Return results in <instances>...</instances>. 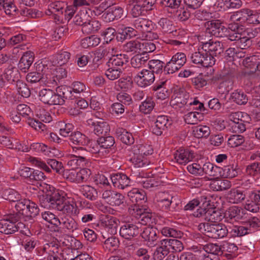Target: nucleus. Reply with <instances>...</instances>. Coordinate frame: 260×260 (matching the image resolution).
Wrapping results in <instances>:
<instances>
[{"instance_id":"obj_59","label":"nucleus","mask_w":260,"mask_h":260,"mask_svg":"<svg viewBox=\"0 0 260 260\" xmlns=\"http://www.w3.org/2000/svg\"><path fill=\"white\" fill-rule=\"evenodd\" d=\"M67 3L62 1H56L49 5V13H58L62 14Z\"/></svg>"},{"instance_id":"obj_44","label":"nucleus","mask_w":260,"mask_h":260,"mask_svg":"<svg viewBox=\"0 0 260 260\" xmlns=\"http://www.w3.org/2000/svg\"><path fill=\"white\" fill-rule=\"evenodd\" d=\"M105 225L106 228L110 230L112 234L116 233L119 221L116 217L109 216L105 218L104 220Z\"/></svg>"},{"instance_id":"obj_64","label":"nucleus","mask_w":260,"mask_h":260,"mask_svg":"<svg viewBox=\"0 0 260 260\" xmlns=\"http://www.w3.org/2000/svg\"><path fill=\"white\" fill-rule=\"evenodd\" d=\"M16 89L19 94L24 98H28L30 95V91L27 85L22 81H17Z\"/></svg>"},{"instance_id":"obj_43","label":"nucleus","mask_w":260,"mask_h":260,"mask_svg":"<svg viewBox=\"0 0 260 260\" xmlns=\"http://www.w3.org/2000/svg\"><path fill=\"white\" fill-rule=\"evenodd\" d=\"M67 88L69 90H71V92L70 91L68 92L67 90L65 91L69 96H70V95L69 94H71L73 92L76 94H83L84 93L88 92L86 91L87 88L86 86L83 83L78 81L73 82L72 84L71 87L70 88V89H69V88L67 87ZM70 98H72V96H71Z\"/></svg>"},{"instance_id":"obj_1","label":"nucleus","mask_w":260,"mask_h":260,"mask_svg":"<svg viewBox=\"0 0 260 260\" xmlns=\"http://www.w3.org/2000/svg\"><path fill=\"white\" fill-rule=\"evenodd\" d=\"M71 91L67 88L66 86H58L56 93L52 89L43 88L39 92L40 100L45 104L49 105H62L64 103V99L71 98L69 96L65 91Z\"/></svg>"},{"instance_id":"obj_37","label":"nucleus","mask_w":260,"mask_h":260,"mask_svg":"<svg viewBox=\"0 0 260 260\" xmlns=\"http://www.w3.org/2000/svg\"><path fill=\"white\" fill-rule=\"evenodd\" d=\"M229 118L231 121L244 124L249 123L251 120L250 117L247 113L239 111L232 113L229 116Z\"/></svg>"},{"instance_id":"obj_13","label":"nucleus","mask_w":260,"mask_h":260,"mask_svg":"<svg viewBox=\"0 0 260 260\" xmlns=\"http://www.w3.org/2000/svg\"><path fill=\"white\" fill-rule=\"evenodd\" d=\"M133 26L135 28L138 35H142L150 30H154L155 24L150 20L144 18H138L134 21Z\"/></svg>"},{"instance_id":"obj_60","label":"nucleus","mask_w":260,"mask_h":260,"mask_svg":"<svg viewBox=\"0 0 260 260\" xmlns=\"http://www.w3.org/2000/svg\"><path fill=\"white\" fill-rule=\"evenodd\" d=\"M229 233L233 237H242L245 235L249 234L248 230L245 226L235 225L230 228Z\"/></svg>"},{"instance_id":"obj_29","label":"nucleus","mask_w":260,"mask_h":260,"mask_svg":"<svg viewBox=\"0 0 260 260\" xmlns=\"http://www.w3.org/2000/svg\"><path fill=\"white\" fill-rule=\"evenodd\" d=\"M138 36L135 28L131 27H124L118 30L117 39L118 41H123L126 39Z\"/></svg>"},{"instance_id":"obj_15","label":"nucleus","mask_w":260,"mask_h":260,"mask_svg":"<svg viewBox=\"0 0 260 260\" xmlns=\"http://www.w3.org/2000/svg\"><path fill=\"white\" fill-rule=\"evenodd\" d=\"M260 190L251 191L245 204V209L250 212L256 213L259 210Z\"/></svg>"},{"instance_id":"obj_16","label":"nucleus","mask_w":260,"mask_h":260,"mask_svg":"<svg viewBox=\"0 0 260 260\" xmlns=\"http://www.w3.org/2000/svg\"><path fill=\"white\" fill-rule=\"evenodd\" d=\"M139 225L137 223L126 222L120 228L119 234L126 239H131L139 234Z\"/></svg>"},{"instance_id":"obj_40","label":"nucleus","mask_w":260,"mask_h":260,"mask_svg":"<svg viewBox=\"0 0 260 260\" xmlns=\"http://www.w3.org/2000/svg\"><path fill=\"white\" fill-rule=\"evenodd\" d=\"M248 234H251L260 229V219L254 216L250 217L245 222Z\"/></svg>"},{"instance_id":"obj_42","label":"nucleus","mask_w":260,"mask_h":260,"mask_svg":"<svg viewBox=\"0 0 260 260\" xmlns=\"http://www.w3.org/2000/svg\"><path fill=\"white\" fill-rule=\"evenodd\" d=\"M184 120L188 124H196L203 119V115L198 112H190L184 115Z\"/></svg>"},{"instance_id":"obj_6","label":"nucleus","mask_w":260,"mask_h":260,"mask_svg":"<svg viewBox=\"0 0 260 260\" xmlns=\"http://www.w3.org/2000/svg\"><path fill=\"white\" fill-rule=\"evenodd\" d=\"M190 58L191 61L199 67H212L215 63V59L211 55H208L207 52L202 48H199L198 51L192 53Z\"/></svg>"},{"instance_id":"obj_2","label":"nucleus","mask_w":260,"mask_h":260,"mask_svg":"<svg viewBox=\"0 0 260 260\" xmlns=\"http://www.w3.org/2000/svg\"><path fill=\"white\" fill-rule=\"evenodd\" d=\"M198 230L207 236L213 239L223 238L229 233V230L224 224L211 222L200 223Z\"/></svg>"},{"instance_id":"obj_8","label":"nucleus","mask_w":260,"mask_h":260,"mask_svg":"<svg viewBox=\"0 0 260 260\" xmlns=\"http://www.w3.org/2000/svg\"><path fill=\"white\" fill-rule=\"evenodd\" d=\"M230 20L257 24L256 11L248 9H242L234 13L230 16Z\"/></svg>"},{"instance_id":"obj_54","label":"nucleus","mask_w":260,"mask_h":260,"mask_svg":"<svg viewBox=\"0 0 260 260\" xmlns=\"http://www.w3.org/2000/svg\"><path fill=\"white\" fill-rule=\"evenodd\" d=\"M149 68L151 70L150 71L153 72V73H159L161 72L164 69L165 71V63L158 59H152L149 61L148 63Z\"/></svg>"},{"instance_id":"obj_21","label":"nucleus","mask_w":260,"mask_h":260,"mask_svg":"<svg viewBox=\"0 0 260 260\" xmlns=\"http://www.w3.org/2000/svg\"><path fill=\"white\" fill-rule=\"evenodd\" d=\"M203 50L208 53V55H211L214 57L222 53L224 48L221 42L212 39L208 44L205 45Z\"/></svg>"},{"instance_id":"obj_58","label":"nucleus","mask_w":260,"mask_h":260,"mask_svg":"<svg viewBox=\"0 0 260 260\" xmlns=\"http://www.w3.org/2000/svg\"><path fill=\"white\" fill-rule=\"evenodd\" d=\"M107 16L109 17V21L121 18L124 16V10L120 7L114 6L111 9V11L107 13Z\"/></svg>"},{"instance_id":"obj_31","label":"nucleus","mask_w":260,"mask_h":260,"mask_svg":"<svg viewBox=\"0 0 260 260\" xmlns=\"http://www.w3.org/2000/svg\"><path fill=\"white\" fill-rule=\"evenodd\" d=\"M166 82L161 81L156 83L153 86V90L156 91V97L158 99L164 100L169 96L170 92L166 87Z\"/></svg>"},{"instance_id":"obj_55","label":"nucleus","mask_w":260,"mask_h":260,"mask_svg":"<svg viewBox=\"0 0 260 260\" xmlns=\"http://www.w3.org/2000/svg\"><path fill=\"white\" fill-rule=\"evenodd\" d=\"M155 103L151 97H147L139 106L140 111L144 113H150L153 109Z\"/></svg>"},{"instance_id":"obj_49","label":"nucleus","mask_w":260,"mask_h":260,"mask_svg":"<svg viewBox=\"0 0 260 260\" xmlns=\"http://www.w3.org/2000/svg\"><path fill=\"white\" fill-rule=\"evenodd\" d=\"M61 211L71 217L77 216L79 213V210L76 204L74 202L70 203L69 202H65L63 209Z\"/></svg>"},{"instance_id":"obj_36","label":"nucleus","mask_w":260,"mask_h":260,"mask_svg":"<svg viewBox=\"0 0 260 260\" xmlns=\"http://www.w3.org/2000/svg\"><path fill=\"white\" fill-rule=\"evenodd\" d=\"M100 42V38L95 35H92L81 39L80 41V46L83 48H90L97 46Z\"/></svg>"},{"instance_id":"obj_51","label":"nucleus","mask_w":260,"mask_h":260,"mask_svg":"<svg viewBox=\"0 0 260 260\" xmlns=\"http://www.w3.org/2000/svg\"><path fill=\"white\" fill-rule=\"evenodd\" d=\"M149 57L148 55H145V54H142L141 53L133 57L131 59V63L133 67L140 68L146 63Z\"/></svg>"},{"instance_id":"obj_56","label":"nucleus","mask_w":260,"mask_h":260,"mask_svg":"<svg viewBox=\"0 0 260 260\" xmlns=\"http://www.w3.org/2000/svg\"><path fill=\"white\" fill-rule=\"evenodd\" d=\"M98 142L101 148L108 149L111 148L115 144V139L112 136H101L98 139Z\"/></svg>"},{"instance_id":"obj_41","label":"nucleus","mask_w":260,"mask_h":260,"mask_svg":"<svg viewBox=\"0 0 260 260\" xmlns=\"http://www.w3.org/2000/svg\"><path fill=\"white\" fill-rule=\"evenodd\" d=\"M192 133L198 138H207L210 134V129L207 125H198L193 127Z\"/></svg>"},{"instance_id":"obj_11","label":"nucleus","mask_w":260,"mask_h":260,"mask_svg":"<svg viewBox=\"0 0 260 260\" xmlns=\"http://www.w3.org/2000/svg\"><path fill=\"white\" fill-rule=\"evenodd\" d=\"M91 175L90 169L83 168L79 171L74 170L69 171L67 178L72 182L81 183L86 182Z\"/></svg>"},{"instance_id":"obj_45","label":"nucleus","mask_w":260,"mask_h":260,"mask_svg":"<svg viewBox=\"0 0 260 260\" xmlns=\"http://www.w3.org/2000/svg\"><path fill=\"white\" fill-rule=\"evenodd\" d=\"M4 78L10 83L19 81V73L18 70L15 68H8L5 72L4 74Z\"/></svg>"},{"instance_id":"obj_23","label":"nucleus","mask_w":260,"mask_h":260,"mask_svg":"<svg viewBox=\"0 0 260 260\" xmlns=\"http://www.w3.org/2000/svg\"><path fill=\"white\" fill-rule=\"evenodd\" d=\"M246 198L244 191L238 188L231 189L227 194V200L232 204H239L243 201Z\"/></svg>"},{"instance_id":"obj_50","label":"nucleus","mask_w":260,"mask_h":260,"mask_svg":"<svg viewBox=\"0 0 260 260\" xmlns=\"http://www.w3.org/2000/svg\"><path fill=\"white\" fill-rule=\"evenodd\" d=\"M141 42L138 40H133L127 42L123 45V50L126 52L140 53Z\"/></svg>"},{"instance_id":"obj_10","label":"nucleus","mask_w":260,"mask_h":260,"mask_svg":"<svg viewBox=\"0 0 260 260\" xmlns=\"http://www.w3.org/2000/svg\"><path fill=\"white\" fill-rule=\"evenodd\" d=\"M191 99L186 91L176 92L172 96L170 105L175 109L180 108L185 105H191Z\"/></svg>"},{"instance_id":"obj_38","label":"nucleus","mask_w":260,"mask_h":260,"mask_svg":"<svg viewBox=\"0 0 260 260\" xmlns=\"http://www.w3.org/2000/svg\"><path fill=\"white\" fill-rule=\"evenodd\" d=\"M70 57V52L61 50L53 57V62L56 65L61 66L67 63Z\"/></svg>"},{"instance_id":"obj_9","label":"nucleus","mask_w":260,"mask_h":260,"mask_svg":"<svg viewBox=\"0 0 260 260\" xmlns=\"http://www.w3.org/2000/svg\"><path fill=\"white\" fill-rule=\"evenodd\" d=\"M186 61V55L182 52H178L166 64L165 72L168 74H173L183 67Z\"/></svg>"},{"instance_id":"obj_28","label":"nucleus","mask_w":260,"mask_h":260,"mask_svg":"<svg viewBox=\"0 0 260 260\" xmlns=\"http://www.w3.org/2000/svg\"><path fill=\"white\" fill-rule=\"evenodd\" d=\"M80 192L86 198L90 201H95L98 197V192L93 187L88 185L79 186Z\"/></svg>"},{"instance_id":"obj_57","label":"nucleus","mask_w":260,"mask_h":260,"mask_svg":"<svg viewBox=\"0 0 260 260\" xmlns=\"http://www.w3.org/2000/svg\"><path fill=\"white\" fill-rule=\"evenodd\" d=\"M41 215L43 220L53 225L56 228L60 224V220L58 218L50 211L42 212Z\"/></svg>"},{"instance_id":"obj_32","label":"nucleus","mask_w":260,"mask_h":260,"mask_svg":"<svg viewBox=\"0 0 260 260\" xmlns=\"http://www.w3.org/2000/svg\"><path fill=\"white\" fill-rule=\"evenodd\" d=\"M52 200L51 203V208L61 211L65 203V198L59 194L58 191L52 192Z\"/></svg>"},{"instance_id":"obj_53","label":"nucleus","mask_w":260,"mask_h":260,"mask_svg":"<svg viewBox=\"0 0 260 260\" xmlns=\"http://www.w3.org/2000/svg\"><path fill=\"white\" fill-rule=\"evenodd\" d=\"M45 250H47L48 255H59L61 250L59 242L55 239L45 244Z\"/></svg>"},{"instance_id":"obj_30","label":"nucleus","mask_w":260,"mask_h":260,"mask_svg":"<svg viewBox=\"0 0 260 260\" xmlns=\"http://www.w3.org/2000/svg\"><path fill=\"white\" fill-rule=\"evenodd\" d=\"M241 208L238 206H232L230 207L224 213V217L225 221L231 222L233 220L240 219Z\"/></svg>"},{"instance_id":"obj_61","label":"nucleus","mask_w":260,"mask_h":260,"mask_svg":"<svg viewBox=\"0 0 260 260\" xmlns=\"http://www.w3.org/2000/svg\"><path fill=\"white\" fill-rule=\"evenodd\" d=\"M203 248L207 253L214 255L222 254V246H219L217 244L208 243L204 245Z\"/></svg>"},{"instance_id":"obj_35","label":"nucleus","mask_w":260,"mask_h":260,"mask_svg":"<svg viewBox=\"0 0 260 260\" xmlns=\"http://www.w3.org/2000/svg\"><path fill=\"white\" fill-rule=\"evenodd\" d=\"M101 26L99 21L89 19L82 27V31L85 34L94 33L100 29Z\"/></svg>"},{"instance_id":"obj_3","label":"nucleus","mask_w":260,"mask_h":260,"mask_svg":"<svg viewBox=\"0 0 260 260\" xmlns=\"http://www.w3.org/2000/svg\"><path fill=\"white\" fill-rule=\"evenodd\" d=\"M52 63L46 59H42L35 64L37 71H41L42 74V82L48 86H54L57 85L59 77L52 73Z\"/></svg>"},{"instance_id":"obj_46","label":"nucleus","mask_w":260,"mask_h":260,"mask_svg":"<svg viewBox=\"0 0 260 260\" xmlns=\"http://www.w3.org/2000/svg\"><path fill=\"white\" fill-rule=\"evenodd\" d=\"M86 136L80 132L71 133L70 136V142L77 145H84L86 143Z\"/></svg>"},{"instance_id":"obj_63","label":"nucleus","mask_w":260,"mask_h":260,"mask_svg":"<svg viewBox=\"0 0 260 260\" xmlns=\"http://www.w3.org/2000/svg\"><path fill=\"white\" fill-rule=\"evenodd\" d=\"M223 175L225 177L233 178L238 175V165H231L225 166L223 169Z\"/></svg>"},{"instance_id":"obj_52","label":"nucleus","mask_w":260,"mask_h":260,"mask_svg":"<svg viewBox=\"0 0 260 260\" xmlns=\"http://www.w3.org/2000/svg\"><path fill=\"white\" fill-rule=\"evenodd\" d=\"M89 19H91L89 15L88 14L87 11L85 10L80 11L73 18L74 23L78 25H81L82 27L84 25Z\"/></svg>"},{"instance_id":"obj_39","label":"nucleus","mask_w":260,"mask_h":260,"mask_svg":"<svg viewBox=\"0 0 260 260\" xmlns=\"http://www.w3.org/2000/svg\"><path fill=\"white\" fill-rule=\"evenodd\" d=\"M231 98L234 102L240 105L246 104L248 101L246 93L243 91L238 89L232 93Z\"/></svg>"},{"instance_id":"obj_14","label":"nucleus","mask_w":260,"mask_h":260,"mask_svg":"<svg viewBox=\"0 0 260 260\" xmlns=\"http://www.w3.org/2000/svg\"><path fill=\"white\" fill-rule=\"evenodd\" d=\"M138 86L145 87L152 84L155 80V76L153 72L148 70H143L134 78Z\"/></svg>"},{"instance_id":"obj_48","label":"nucleus","mask_w":260,"mask_h":260,"mask_svg":"<svg viewBox=\"0 0 260 260\" xmlns=\"http://www.w3.org/2000/svg\"><path fill=\"white\" fill-rule=\"evenodd\" d=\"M130 161L135 167L137 168L147 166L149 163L147 159L143 156L141 153L134 154V156L130 158Z\"/></svg>"},{"instance_id":"obj_34","label":"nucleus","mask_w":260,"mask_h":260,"mask_svg":"<svg viewBox=\"0 0 260 260\" xmlns=\"http://www.w3.org/2000/svg\"><path fill=\"white\" fill-rule=\"evenodd\" d=\"M219 168L215 166L210 162H206L202 165V176L207 175L210 177L217 178L220 176L218 173Z\"/></svg>"},{"instance_id":"obj_33","label":"nucleus","mask_w":260,"mask_h":260,"mask_svg":"<svg viewBox=\"0 0 260 260\" xmlns=\"http://www.w3.org/2000/svg\"><path fill=\"white\" fill-rule=\"evenodd\" d=\"M60 222V225H61L63 229L70 232H73L79 229L77 222L71 216H64L61 219Z\"/></svg>"},{"instance_id":"obj_19","label":"nucleus","mask_w":260,"mask_h":260,"mask_svg":"<svg viewBox=\"0 0 260 260\" xmlns=\"http://www.w3.org/2000/svg\"><path fill=\"white\" fill-rule=\"evenodd\" d=\"M141 236L147 242V245L149 247L154 246L158 243L157 231L155 229L151 227L145 228Z\"/></svg>"},{"instance_id":"obj_27","label":"nucleus","mask_w":260,"mask_h":260,"mask_svg":"<svg viewBox=\"0 0 260 260\" xmlns=\"http://www.w3.org/2000/svg\"><path fill=\"white\" fill-rule=\"evenodd\" d=\"M161 245L167 248L168 251L171 249L173 251H181L183 249L182 242L176 239H165L160 241Z\"/></svg>"},{"instance_id":"obj_24","label":"nucleus","mask_w":260,"mask_h":260,"mask_svg":"<svg viewBox=\"0 0 260 260\" xmlns=\"http://www.w3.org/2000/svg\"><path fill=\"white\" fill-rule=\"evenodd\" d=\"M128 57L124 54L113 55L111 56L107 62L109 67L121 69L128 61Z\"/></svg>"},{"instance_id":"obj_26","label":"nucleus","mask_w":260,"mask_h":260,"mask_svg":"<svg viewBox=\"0 0 260 260\" xmlns=\"http://www.w3.org/2000/svg\"><path fill=\"white\" fill-rule=\"evenodd\" d=\"M33 53L26 52L23 54L18 63V68L23 72H26L34 61Z\"/></svg>"},{"instance_id":"obj_18","label":"nucleus","mask_w":260,"mask_h":260,"mask_svg":"<svg viewBox=\"0 0 260 260\" xmlns=\"http://www.w3.org/2000/svg\"><path fill=\"white\" fill-rule=\"evenodd\" d=\"M88 125L90 126L94 133L97 136L104 135L110 131V126L103 119L94 121L90 119L87 120Z\"/></svg>"},{"instance_id":"obj_12","label":"nucleus","mask_w":260,"mask_h":260,"mask_svg":"<svg viewBox=\"0 0 260 260\" xmlns=\"http://www.w3.org/2000/svg\"><path fill=\"white\" fill-rule=\"evenodd\" d=\"M205 29L208 34L216 37H223L227 29L222 25L219 20H211L205 23Z\"/></svg>"},{"instance_id":"obj_22","label":"nucleus","mask_w":260,"mask_h":260,"mask_svg":"<svg viewBox=\"0 0 260 260\" xmlns=\"http://www.w3.org/2000/svg\"><path fill=\"white\" fill-rule=\"evenodd\" d=\"M194 157L193 153L187 149L178 150L174 154L175 161L179 164L184 165L191 161Z\"/></svg>"},{"instance_id":"obj_47","label":"nucleus","mask_w":260,"mask_h":260,"mask_svg":"<svg viewBox=\"0 0 260 260\" xmlns=\"http://www.w3.org/2000/svg\"><path fill=\"white\" fill-rule=\"evenodd\" d=\"M3 198L10 202H16L19 200L21 196L18 192L12 188L5 189L3 192Z\"/></svg>"},{"instance_id":"obj_62","label":"nucleus","mask_w":260,"mask_h":260,"mask_svg":"<svg viewBox=\"0 0 260 260\" xmlns=\"http://www.w3.org/2000/svg\"><path fill=\"white\" fill-rule=\"evenodd\" d=\"M158 24L164 32H171L173 31V22L167 18H161Z\"/></svg>"},{"instance_id":"obj_25","label":"nucleus","mask_w":260,"mask_h":260,"mask_svg":"<svg viewBox=\"0 0 260 260\" xmlns=\"http://www.w3.org/2000/svg\"><path fill=\"white\" fill-rule=\"evenodd\" d=\"M127 196L133 203L141 204L147 201L145 192L143 190L138 188H133L128 192Z\"/></svg>"},{"instance_id":"obj_4","label":"nucleus","mask_w":260,"mask_h":260,"mask_svg":"<svg viewBox=\"0 0 260 260\" xmlns=\"http://www.w3.org/2000/svg\"><path fill=\"white\" fill-rule=\"evenodd\" d=\"M128 212L133 216L139 219V224L152 225L155 223V215L150 212H146L145 209L137 205L131 206L128 208Z\"/></svg>"},{"instance_id":"obj_7","label":"nucleus","mask_w":260,"mask_h":260,"mask_svg":"<svg viewBox=\"0 0 260 260\" xmlns=\"http://www.w3.org/2000/svg\"><path fill=\"white\" fill-rule=\"evenodd\" d=\"M19 216L10 214L0 220V233L6 235L12 234L18 231V226L16 224Z\"/></svg>"},{"instance_id":"obj_5","label":"nucleus","mask_w":260,"mask_h":260,"mask_svg":"<svg viewBox=\"0 0 260 260\" xmlns=\"http://www.w3.org/2000/svg\"><path fill=\"white\" fill-rule=\"evenodd\" d=\"M15 208L20 214L26 216L35 217L39 213L38 205L29 200L21 198L16 201Z\"/></svg>"},{"instance_id":"obj_20","label":"nucleus","mask_w":260,"mask_h":260,"mask_svg":"<svg viewBox=\"0 0 260 260\" xmlns=\"http://www.w3.org/2000/svg\"><path fill=\"white\" fill-rule=\"evenodd\" d=\"M111 181L113 186L120 189H123L130 185L131 179L125 174L117 173L111 175Z\"/></svg>"},{"instance_id":"obj_17","label":"nucleus","mask_w":260,"mask_h":260,"mask_svg":"<svg viewBox=\"0 0 260 260\" xmlns=\"http://www.w3.org/2000/svg\"><path fill=\"white\" fill-rule=\"evenodd\" d=\"M171 125L168 116L165 115L158 116L153 125L152 126L153 134L160 136L163 131L167 129Z\"/></svg>"}]
</instances>
